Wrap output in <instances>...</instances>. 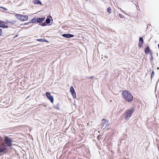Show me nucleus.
Instances as JSON below:
<instances>
[{"mask_svg": "<svg viewBox=\"0 0 159 159\" xmlns=\"http://www.w3.org/2000/svg\"><path fill=\"white\" fill-rule=\"evenodd\" d=\"M101 125H102L101 129H104L108 125V121L105 119H102Z\"/></svg>", "mask_w": 159, "mask_h": 159, "instance_id": "20e7f679", "label": "nucleus"}, {"mask_svg": "<svg viewBox=\"0 0 159 159\" xmlns=\"http://www.w3.org/2000/svg\"><path fill=\"white\" fill-rule=\"evenodd\" d=\"M86 1H88V0H86Z\"/></svg>", "mask_w": 159, "mask_h": 159, "instance_id": "72a5a7b5", "label": "nucleus"}, {"mask_svg": "<svg viewBox=\"0 0 159 159\" xmlns=\"http://www.w3.org/2000/svg\"><path fill=\"white\" fill-rule=\"evenodd\" d=\"M143 43V42H139L138 44L139 47V48H141L142 46Z\"/></svg>", "mask_w": 159, "mask_h": 159, "instance_id": "6ab92c4d", "label": "nucleus"}, {"mask_svg": "<svg viewBox=\"0 0 159 159\" xmlns=\"http://www.w3.org/2000/svg\"><path fill=\"white\" fill-rule=\"evenodd\" d=\"M49 16H47V18L45 20V22L47 24H49L51 22V20L49 18H48Z\"/></svg>", "mask_w": 159, "mask_h": 159, "instance_id": "ddd939ff", "label": "nucleus"}, {"mask_svg": "<svg viewBox=\"0 0 159 159\" xmlns=\"http://www.w3.org/2000/svg\"><path fill=\"white\" fill-rule=\"evenodd\" d=\"M154 72L153 71H152V73L151 74V78H152L154 75Z\"/></svg>", "mask_w": 159, "mask_h": 159, "instance_id": "b1692460", "label": "nucleus"}, {"mask_svg": "<svg viewBox=\"0 0 159 159\" xmlns=\"http://www.w3.org/2000/svg\"><path fill=\"white\" fill-rule=\"evenodd\" d=\"M122 95L126 101L130 102L133 100V95L128 91L126 90L123 91L122 92Z\"/></svg>", "mask_w": 159, "mask_h": 159, "instance_id": "f03ea898", "label": "nucleus"}, {"mask_svg": "<svg viewBox=\"0 0 159 159\" xmlns=\"http://www.w3.org/2000/svg\"><path fill=\"white\" fill-rule=\"evenodd\" d=\"M2 30L0 28V36H2Z\"/></svg>", "mask_w": 159, "mask_h": 159, "instance_id": "cd10ccee", "label": "nucleus"}, {"mask_svg": "<svg viewBox=\"0 0 159 159\" xmlns=\"http://www.w3.org/2000/svg\"><path fill=\"white\" fill-rule=\"evenodd\" d=\"M8 25H6L4 24L3 25V27L2 28H7L8 27Z\"/></svg>", "mask_w": 159, "mask_h": 159, "instance_id": "5701e85b", "label": "nucleus"}, {"mask_svg": "<svg viewBox=\"0 0 159 159\" xmlns=\"http://www.w3.org/2000/svg\"><path fill=\"white\" fill-rule=\"evenodd\" d=\"M31 21L30 22H31V23H35L37 21V19H36L35 18H34L32 19Z\"/></svg>", "mask_w": 159, "mask_h": 159, "instance_id": "f3484780", "label": "nucleus"}, {"mask_svg": "<svg viewBox=\"0 0 159 159\" xmlns=\"http://www.w3.org/2000/svg\"><path fill=\"white\" fill-rule=\"evenodd\" d=\"M119 16L120 18H123L124 17V16L122 15H121V14H119Z\"/></svg>", "mask_w": 159, "mask_h": 159, "instance_id": "a878e982", "label": "nucleus"}, {"mask_svg": "<svg viewBox=\"0 0 159 159\" xmlns=\"http://www.w3.org/2000/svg\"><path fill=\"white\" fill-rule=\"evenodd\" d=\"M62 36L64 38L68 39L74 37V35L73 34H64L62 35Z\"/></svg>", "mask_w": 159, "mask_h": 159, "instance_id": "0eeeda50", "label": "nucleus"}, {"mask_svg": "<svg viewBox=\"0 0 159 159\" xmlns=\"http://www.w3.org/2000/svg\"><path fill=\"white\" fill-rule=\"evenodd\" d=\"M46 95L47 98L52 103L54 101L53 98L52 96L51 95L50 93L47 92L46 93Z\"/></svg>", "mask_w": 159, "mask_h": 159, "instance_id": "39448f33", "label": "nucleus"}, {"mask_svg": "<svg viewBox=\"0 0 159 159\" xmlns=\"http://www.w3.org/2000/svg\"><path fill=\"white\" fill-rule=\"evenodd\" d=\"M100 135H98L97 137V138L99 139V138H100Z\"/></svg>", "mask_w": 159, "mask_h": 159, "instance_id": "7c9ffc66", "label": "nucleus"}, {"mask_svg": "<svg viewBox=\"0 0 159 159\" xmlns=\"http://www.w3.org/2000/svg\"><path fill=\"white\" fill-rule=\"evenodd\" d=\"M0 8H2V9H3V10H5V11H7V8H5V7H0Z\"/></svg>", "mask_w": 159, "mask_h": 159, "instance_id": "393cba45", "label": "nucleus"}, {"mask_svg": "<svg viewBox=\"0 0 159 159\" xmlns=\"http://www.w3.org/2000/svg\"><path fill=\"white\" fill-rule=\"evenodd\" d=\"M54 109L59 110L60 109H59V103H57L56 105L55 106H54Z\"/></svg>", "mask_w": 159, "mask_h": 159, "instance_id": "a211bd4d", "label": "nucleus"}, {"mask_svg": "<svg viewBox=\"0 0 159 159\" xmlns=\"http://www.w3.org/2000/svg\"><path fill=\"white\" fill-rule=\"evenodd\" d=\"M34 3L35 4H40L42 5L41 2L39 0H35L34 1Z\"/></svg>", "mask_w": 159, "mask_h": 159, "instance_id": "9b49d317", "label": "nucleus"}, {"mask_svg": "<svg viewBox=\"0 0 159 159\" xmlns=\"http://www.w3.org/2000/svg\"><path fill=\"white\" fill-rule=\"evenodd\" d=\"M30 23H31V22H27V23H25L24 24V25H28L29 24H30Z\"/></svg>", "mask_w": 159, "mask_h": 159, "instance_id": "bb28decb", "label": "nucleus"}, {"mask_svg": "<svg viewBox=\"0 0 159 159\" xmlns=\"http://www.w3.org/2000/svg\"><path fill=\"white\" fill-rule=\"evenodd\" d=\"M144 52L146 54H147L149 52H150V49L148 46H147L145 48Z\"/></svg>", "mask_w": 159, "mask_h": 159, "instance_id": "9d476101", "label": "nucleus"}, {"mask_svg": "<svg viewBox=\"0 0 159 159\" xmlns=\"http://www.w3.org/2000/svg\"><path fill=\"white\" fill-rule=\"evenodd\" d=\"M36 40L40 42H48V41L47 40L45 39H37Z\"/></svg>", "mask_w": 159, "mask_h": 159, "instance_id": "f8f14e48", "label": "nucleus"}, {"mask_svg": "<svg viewBox=\"0 0 159 159\" xmlns=\"http://www.w3.org/2000/svg\"><path fill=\"white\" fill-rule=\"evenodd\" d=\"M139 42H143V39L142 37H140L139 39Z\"/></svg>", "mask_w": 159, "mask_h": 159, "instance_id": "4be33fe9", "label": "nucleus"}, {"mask_svg": "<svg viewBox=\"0 0 159 159\" xmlns=\"http://www.w3.org/2000/svg\"><path fill=\"white\" fill-rule=\"evenodd\" d=\"M21 15H22L20 14H17L15 15V16L17 19L20 20Z\"/></svg>", "mask_w": 159, "mask_h": 159, "instance_id": "dca6fc26", "label": "nucleus"}, {"mask_svg": "<svg viewBox=\"0 0 159 159\" xmlns=\"http://www.w3.org/2000/svg\"><path fill=\"white\" fill-rule=\"evenodd\" d=\"M134 107H132L130 109L127 110L125 111L124 116L125 120H129L133 113Z\"/></svg>", "mask_w": 159, "mask_h": 159, "instance_id": "7ed1b4c3", "label": "nucleus"}, {"mask_svg": "<svg viewBox=\"0 0 159 159\" xmlns=\"http://www.w3.org/2000/svg\"><path fill=\"white\" fill-rule=\"evenodd\" d=\"M2 23H4L6 24H7V23L5 21H2L1 20H0V27L1 28H2L3 27V25L4 24Z\"/></svg>", "mask_w": 159, "mask_h": 159, "instance_id": "2eb2a0df", "label": "nucleus"}, {"mask_svg": "<svg viewBox=\"0 0 159 159\" xmlns=\"http://www.w3.org/2000/svg\"><path fill=\"white\" fill-rule=\"evenodd\" d=\"M70 91L73 98H75L76 96V93L75 89L73 86L70 87Z\"/></svg>", "mask_w": 159, "mask_h": 159, "instance_id": "423d86ee", "label": "nucleus"}, {"mask_svg": "<svg viewBox=\"0 0 159 159\" xmlns=\"http://www.w3.org/2000/svg\"><path fill=\"white\" fill-rule=\"evenodd\" d=\"M45 18V17H42L41 18H38L37 19V23H41L42 21L44 20Z\"/></svg>", "mask_w": 159, "mask_h": 159, "instance_id": "6e6552de", "label": "nucleus"}, {"mask_svg": "<svg viewBox=\"0 0 159 159\" xmlns=\"http://www.w3.org/2000/svg\"><path fill=\"white\" fill-rule=\"evenodd\" d=\"M46 24V23L45 22L42 24H39V25H41V26H44L47 25Z\"/></svg>", "mask_w": 159, "mask_h": 159, "instance_id": "412c9836", "label": "nucleus"}, {"mask_svg": "<svg viewBox=\"0 0 159 159\" xmlns=\"http://www.w3.org/2000/svg\"><path fill=\"white\" fill-rule=\"evenodd\" d=\"M12 139L8 136H5L3 139L0 136V153L11 148L12 145Z\"/></svg>", "mask_w": 159, "mask_h": 159, "instance_id": "f257e3e1", "label": "nucleus"}, {"mask_svg": "<svg viewBox=\"0 0 159 159\" xmlns=\"http://www.w3.org/2000/svg\"><path fill=\"white\" fill-rule=\"evenodd\" d=\"M7 23L14 24L16 23V21L15 20H9V21H7Z\"/></svg>", "mask_w": 159, "mask_h": 159, "instance_id": "4468645a", "label": "nucleus"}, {"mask_svg": "<svg viewBox=\"0 0 159 159\" xmlns=\"http://www.w3.org/2000/svg\"><path fill=\"white\" fill-rule=\"evenodd\" d=\"M149 53L151 57L152 56H153L151 52H150Z\"/></svg>", "mask_w": 159, "mask_h": 159, "instance_id": "c85d7f7f", "label": "nucleus"}, {"mask_svg": "<svg viewBox=\"0 0 159 159\" xmlns=\"http://www.w3.org/2000/svg\"><path fill=\"white\" fill-rule=\"evenodd\" d=\"M93 78V76H91L90 77H89V79H92Z\"/></svg>", "mask_w": 159, "mask_h": 159, "instance_id": "2f4dec72", "label": "nucleus"}, {"mask_svg": "<svg viewBox=\"0 0 159 159\" xmlns=\"http://www.w3.org/2000/svg\"><path fill=\"white\" fill-rule=\"evenodd\" d=\"M120 10H121L122 12H124V11H123L121 10V8H120Z\"/></svg>", "mask_w": 159, "mask_h": 159, "instance_id": "473e14b6", "label": "nucleus"}, {"mask_svg": "<svg viewBox=\"0 0 159 159\" xmlns=\"http://www.w3.org/2000/svg\"><path fill=\"white\" fill-rule=\"evenodd\" d=\"M28 18V16L22 15L20 20L22 21H25L27 20Z\"/></svg>", "mask_w": 159, "mask_h": 159, "instance_id": "1a4fd4ad", "label": "nucleus"}, {"mask_svg": "<svg viewBox=\"0 0 159 159\" xmlns=\"http://www.w3.org/2000/svg\"><path fill=\"white\" fill-rule=\"evenodd\" d=\"M153 59V56H152L151 57V61Z\"/></svg>", "mask_w": 159, "mask_h": 159, "instance_id": "c756f323", "label": "nucleus"}, {"mask_svg": "<svg viewBox=\"0 0 159 159\" xmlns=\"http://www.w3.org/2000/svg\"><path fill=\"white\" fill-rule=\"evenodd\" d=\"M107 11L109 13V14H110L111 13V8L110 7H108L107 9Z\"/></svg>", "mask_w": 159, "mask_h": 159, "instance_id": "aec40b11", "label": "nucleus"}]
</instances>
